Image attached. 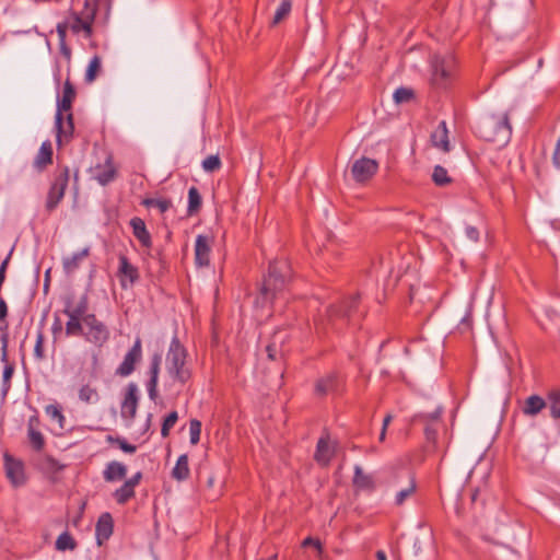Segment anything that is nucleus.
I'll list each match as a JSON object with an SVG mask.
<instances>
[{
    "label": "nucleus",
    "instance_id": "1",
    "mask_svg": "<svg viewBox=\"0 0 560 560\" xmlns=\"http://www.w3.org/2000/svg\"><path fill=\"white\" fill-rule=\"evenodd\" d=\"M364 316L365 311L361 307V294L355 292L329 304L324 318L315 323V330L318 336H327L329 329L341 332Z\"/></svg>",
    "mask_w": 560,
    "mask_h": 560
},
{
    "label": "nucleus",
    "instance_id": "2",
    "mask_svg": "<svg viewBox=\"0 0 560 560\" xmlns=\"http://www.w3.org/2000/svg\"><path fill=\"white\" fill-rule=\"evenodd\" d=\"M292 279L293 270L289 259L276 258L270 261L268 271L259 284L256 305L272 306L278 299H284Z\"/></svg>",
    "mask_w": 560,
    "mask_h": 560
},
{
    "label": "nucleus",
    "instance_id": "3",
    "mask_svg": "<svg viewBox=\"0 0 560 560\" xmlns=\"http://www.w3.org/2000/svg\"><path fill=\"white\" fill-rule=\"evenodd\" d=\"M476 135L491 143L505 145L512 136V125L510 113L488 114L479 119L475 125Z\"/></svg>",
    "mask_w": 560,
    "mask_h": 560
},
{
    "label": "nucleus",
    "instance_id": "4",
    "mask_svg": "<svg viewBox=\"0 0 560 560\" xmlns=\"http://www.w3.org/2000/svg\"><path fill=\"white\" fill-rule=\"evenodd\" d=\"M188 352L179 338L175 335L166 353V372L180 383H188L192 377L191 369L186 365Z\"/></svg>",
    "mask_w": 560,
    "mask_h": 560
},
{
    "label": "nucleus",
    "instance_id": "5",
    "mask_svg": "<svg viewBox=\"0 0 560 560\" xmlns=\"http://www.w3.org/2000/svg\"><path fill=\"white\" fill-rule=\"evenodd\" d=\"M347 392V375L339 370H331L319 376L314 382L313 395L317 399L328 396L342 397Z\"/></svg>",
    "mask_w": 560,
    "mask_h": 560
},
{
    "label": "nucleus",
    "instance_id": "6",
    "mask_svg": "<svg viewBox=\"0 0 560 560\" xmlns=\"http://www.w3.org/2000/svg\"><path fill=\"white\" fill-rule=\"evenodd\" d=\"M89 310L90 299L88 293L80 296L75 306H72V299L70 296L66 299L62 313L69 317L65 327L67 337L81 335L83 332L84 318L91 314L89 313Z\"/></svg>",
    "mask_w": 560,
    "mask_h": 560
},
{
    "label": "nucleus",
    "instance_id": "7",
    "mask_svg": "<svg viewBox=\"0 0 560 560\" xmlns=\"http://www.w3.org/2000/svg\"><path fill=\"white\" fill-rule=\"evenodd\" d=\"M455 69V58L452 54L442 56L435 54L431 58V84L436 89L451 85Z\"/></svg>",
    "mask_w": 560,
    "mask_h": 560
},
{
    "label": "nucleus",
    "instance_id": "8",
    "mask_svg": "<svg viewBox=\"0 0 560 560\" xmlns=\"http://www.w3.org/2000/svg\"><path fill=\"white\" fill-rule=\"evenodd\" d=\"M88 342L101 348L110 338V330L95 314H90L83 322V332L80 335Z\"/></svg>",
    "mask_w": 560,
    "mask_h": 560
},
{
    "label": "nucleus",
    "instance_id": "9",
    "mask_svg": "<svg viewBox=\"0 0 560 560\" xmlns=\"http://www.w3.org/2000/svg\"><path fill=\"white\" fill-rule=\"evenodd\" d=\"M338 448V441H330V432L327 428H324L322 435L319 436L315 453L314 460L322 467H327L336 456Z\"/></svg>",
    "mask_w": 560,
    "mask_h": 560
},
{
    "label": "nucleus",
    "instance_id": "10",
    "mask_svg": "<svg viewBox=\"0 0 560 560\" xmlns=\"http://www.w3.org/2000/svg\"><path fill=\"white\" fill-rule=\"evenodd\" d=\"M442 409L438 408L430 413H417L412 417L413 423L423 424L424 436L433 446L438 443V431L441 423Z\"/></svg>",
    "mask_w": 560,
    "mask_h": 560
},
{
    "label": "nucleus",
    "instance_id": "11",
    "mask_svg": "<svg viewBox=\"0 0 560 560\" xmlns=\"http://www.w3.org/2000/svg\"><path fill=\"white\" fill-rule=\"evenodd\" d=\"M142 341L137 337L131 348L125 354L122 362L117 366L115 374L120 377L131 375L142 361Z\"/></svg>",
    "mask_w": 560,
    "mask_h": 560
},
{
    "label": "nucleus",
    "instance_id": "12",
    "mask_svg": "<svg viewBox=\"0 0 560 560\" xmlns=\"http://www.w3.org/2000/svg\"><path fill=\"white\" fill-rule=\"evenodd\" d=\"M118 261L119 265L116 275L119 280L120 288L126 290L133 287L139 281V268L132 265L125 254H119Z\"/></svg>",
    "mask_w": 560,
    "mask_h": 560
},
{
    "label": "nucleus",
    "instance_id": "13",
    "mask_svg": "<svg viewBox=\"0 0 560 560\" xmlns=\"http://www.w3.org/2000/svg\"><path fill=\"white\" fill-rule=\"evenodd\" d=\"M5 476L14 487L26 482L24 463L5 452L3 455Z\"/></svg>",
    "mask_w": 560,
    "mask_h": 560
},
{
    "label": "nucleus",
    "instance_id": "14",
    "mask_svg": "<svg viewBox=\"0 0 560 560\" xmlns=\"http://www.w3.org/2000/svg\"><path fill=\"white\" fill-rule=\"evenodd\" d=\"M139 399L138 385L133 382L128 383L124 389V398L120 405L122 419L132 420L136 417Z\"/></svg>",
    "mask_w": 560,
    "mask_h": 560
},
{
    "label": "nucleus",
    "instance_id": "15",
    "mask_svg": "<svg viewBox=\"0 0 560 560\" xmlns=\"http://www.w3.org/2000/svg\"><path fill=\"white\" fill-rule=\"evenodd\" d=\"M378 171V163L370 158L362 156L355 160L351 166V174L357 183L370 180Z\"/></svg>",
    "mask_w": 560,
    "mask_h": 560
},
{
    "label": "nucleus",
    "instance_id": "16",
    "mask_svg": "<svg viewBox=\"0 0 560 560\" xmlns=\"http://www.w3.org/2000/svg\"><path fill=\"white\" fill-rule=\"evenodd\" d=\"M77 92L74 85L70 82L69 79L66 80L62 89V95L57 101V120L58 125L61 124V119H63V113L71 112L73 101L75 100Z\"/></svg>",
    "mask_w": 560,
    "mask_h": 560
},
{
    "label": "nucleus",
    "instance_id": "17",
    "mask_svg": "<svg viewBox=\"0 0 560 560\" xmlns=\"http://www.w3.org/2000/svg\"><path fill=\"white\" fill-rule=\"evenodd\" d=\"M212 237L199 234L195 242V262L198 267H208L210 264Z\"/></svg>",
    "mask_w": 560,
    "mask_h": 560
},
{
    "label": "nucleus",
    "instance_id": "18",
    "mask_svg": "<svg viewBox=\"0 0 560 560\" xmlns=\"http://www.w3.org/2000/svg\"><path fill=\"white\" fill-rule=\"evenodd\" d=\"M114 530V520L109 512L100 515L95 525V536L97 546H102L108 540Z\"/></svg>",
    "mask_w": 560,
    "mask_h": 560
},
{
    "label": "nucleus",
    "instance_id": "19",
    "mask_svg": "<svg viewBox=\"0 0 560 560\" xmlns=\"http://www.w3.org/2000/svg\"><path fill=\"white\" fill-rule=\"evenodd\" d=\"M54 163V150L52 144L49 140L42 143L36 156L33 161V167L42 173L47 170L49 165Z\"/></svg>",
    "mask_w": 560,
    "mask_h": 560
},
{
    "label": "nucleus",
    "instance_id": "20",
    "mask_svg": "<svg viewBox=\"0 0 560 560\" xmlns=\"http://www.w3.org/2000/svg\"><path fill=\"white\" fill-rule=\"evenodd\" d=\"M65 118L61 119V124L58 125L57 115L55 116V128H56V142L58 147L62 144V139H65L66 143L70 142L73 138L74 132V118L71 112L67 113L66 124L63 122Z\"/></svg>",
    "mask_w": 560,
    "mask_h": 560
},
{
    "label": "nucleus",
    "instance_id": "21",
    "mask_svg": "<svg viewBox=\"0 0 560 560\" xmlns=\"http://www.w3.org/2000/svg\"><path fill=\"white\" fill-rule=\"evenodd\" d=\"M132 235L139 241L143 248L152 247V236L147 229L145 222L140 217H133L129 221Z\"/></svg>",
    "mask_w": 560,
    "mask_h": 560
},
{
    "label": "nucleus",
    "instance_id": "22",
    "mask_svg": "<svg viewBox=\"0 0 560 560\" xmlns=\"http://www.w3.org/2000/svg\"><path fill=\"white\" fill-rule=\"evenodd\" d=\"M66 467V464H61L57 458H55L50 454H45L38 465L39 470L43 474L47 475V477L54 482L57 481V475L60 471H62Z\"/></svg>",
    "mask_w": 560,
    "mask_h": 560
},
{
    "label": "nucleus",
    "instance_id": "23",
    "mask_svg": "<svg viewBox=\"0 0 560 560\" xmlns=\"http://www.w3.org/2000/svg\"><path fill=\"white\" fill-rule=\"evenodd\" d=\"M70 167L67 164L58 162L49 186L66 194L70 180Z\"/></svg>",
    "mask_w": 560,
    "mask_h": 560
},
{
    "label": "nucleus",
    "instance_id": "24",
    "mask_svg": "<svg viewBox=\"0 0 560 560\" xmlns=\"http://www.w3.org/2000/svg\"><path fill=\"white\" fill-rule=\"evenodd\" d=\"M127 475V466L120 462L112 460L106 464L103 470V478L107 482L121 480Z\"/></svg>",
    "mask_w": 560,
    "mask_h": 560
},
{
    "label": "nucleus",
    "instance_id": "25",
    "mask_svg": "<svg viewBox=\"0 0 560 560\" xmlns=\"http://www.w3.org/2000/svg\"><path fill=\"white\" fill-rule=\"evenodd\" d=\"M547 406L546 399L539 395H530L524 400L522 411L525 416L535 417Z\"/></svg>",
    "mask_w": 560,
    "mask_h": 560
},
{
    "label": "nucleus",
    "instance_id": "26",
    "mask_svg": "<svg viewBox=\"0 0 560 560\" xmlns=\"http://www.w3.org/2000/svg\"><path fill=\"white\" fill-rule=\"evenodd\" d=\"M431 141L434 147L442 149L444 152L450 151L448 131L444 120L441 121L432 132Z\"/></svg>",
    "mask_w": 560,
    "mask_h": 560
},
{
    "label": "nucleus",
    "instance_id": "27",
    "mask_svg": "<svg viewBox=\"0 0 560 560\" xmlns=\"http://www.w3.org/2000/svg\"><path fill=\"white\" fill-rule=\"evenodd\" d=\"M90 1L91 0H85V24L81 25V33H83L84 38L88 39L92 38L94 34L93 24L97 11L96 0H93V5H91Z\"/></svg>",
    "mask_w": 560,
    "mask_h": 560
},
{
    "label": "nucleus",
    "instance_id": "28",
    "mask_svg": "<svg viewBox=\"0 0 560 560\" xmlns=\"http://www.w3.org/2000/svg\"><path fill=\"white\" fill-rule=\"evenodd\" d=\"M189 458L188 454H182L172 469L171 476L176 481H184L189 478L190 469H189Z\"/></svg>",
    "mask_w": 560,
    "mask_h": 560
},
{
    "label": "nucleus",
    "instance_id": "29",
    "mask_svg": "<svg viewBox=\"0 0 560 560\" xmlns=\"http://www.w3.org/2000/svg\"><path fill=\"white\" fill-rule=\"evenodd\" d=\"M96 170H101L95 175V179L98 182L100 185L106 186L109 183H112L117 177V170L113 164L112 156H108L106 160V168H102L101 165L96 166Z\"/></svg>",
    "mask_w": 560,
    "mask_h": 560
},
{
    "label": "nucleus",
    "instance_id": "30",
    "mask_svg": "<svg viewBox=\"0 0 560 560\" xmlns=\"http://www.w3.org/2000/svg\"><path fill=\"white\" fill-rule=\"evenodd\" d=\"M187 383H180V381L173 375H167L162 384L163 392L166 398L177 399L183 392L184 386Z\"/></svg>",
    "mask_w": 560,
    "mask_h": 560
},
{
    "label": "nucleus",
    "instance_id": "31",
    "mask_svg": "<svg viewBox=\"0 0 560 560\" xmlns=\"http://www.w3.org/2000/svg\"><path fill=\"white\" fill-rule=\"evenodd\" d=\"M352 483L357 490L373 491L375 489L373 478L370 475L364 474L362 468L358 465L354 467Z\"/></svg>",
    "mask_w": 560,
    "mask_h": 560
},
{
    "label": "nucleus",
    "instance_id": "32",
    "mask_svg": "<svg viewBox=\"0 0 560 560\" xmlns=\"http://www.w3.org/2000/svg\"><path fill=\"white\" fill-rule=\"evenodd\" d=\"M202 207V197L199 189L196 186H191L188 189V205H187V217L196 215L200 212Z\"/></svg>",
    "mask_w": 560,
    "mask_h": 560
},
{
    "label": "nucleus",
    "instance_id": "33",
    "mask_svg": "<svg viewBox=\"0 0 560 560\" xmlns=\"http://www.w3.org/2000/svg\"><path fill=\"white\" fill-rule=\"evenodd\" d=\"M90 255V248L85 247L82 250L73 254L71 257H67L63 259V270L66 273H72L74 272L83 258L88 257Z\"/></svg>",
    "mask_w": 560,
    "mask_h": 560
},
{
    "label": "nucleus",
    "instance_id": "34",
    "mask_svg": "<svg viewBox=\"0 0 560 560\" xmlns=\"http://www.w3.org/2000/svg\"><path fill=\"white\" fill-rule=\"evenodd\" d=\"M135 497L136 490L127 481L113 492V498L119 505H125Z\"/></svg>",
    "mask_w": 560,
    "mask_h": 560
},
{
    "label": "nucleus",
    "instance_id": "35",
    "mask_svg": "<svg viewBox=\"0 0 560 560\" xmlns=\"http://www.w3.org/2000/svg\"><path fill=\"white\" fill-rule=\"evenodd\" d=\"M78 547L77 540L73 538V536L68 532L65 530L61 533L55 542V548L58 551H67V550H74Z\"/></svg>",
    "mask_w": 560,
    "mask_h": 560
},
{
    "label": "nucleus",
    "instance_id": "36",
    "mask_svg": "<svg viewBox=\"0 0 560 560\" xmlns=\"http://www.w3.org/2000/svg\"><path fill=\"white\" fill-rule=\"evenodd\" d=\"M65 194L61 191H58L57 189L49 186L47 195H46V201H45V210L47 213H51L57 209L61 200L63 199Z\"/></svg>",
    "mask_w": 560,
    "mask_h": 560
},
{
    "label": "nucleus",
    "instance_id": "37",
    "mask_svg": "<svg viewBox=\"0 0 560 560\" xmlns=\"http://www.w3.org/2000/svg\"><path fill=\"white\" fill-rule=\"evenodd\" d=\"M546 401L548 402L551 418L560 419V388L549 390Z\"/></svg>",
    "mask_w": 560,
    "mask_h": 560
},
{
    "label": "nucleus",
    "instance_id": "38",
    "mask_svg": "<svg viewBox=\"0 0 560 560\" xmlns=\"http://www.w3.org/2000/svg\"><path fill=\"white\" fill-rule=\"evenodd\" d=\"M432 182L438 187H446L453 183V178L448 176L445 167L435 165L432 173Z\"/></svg>",
    "mask_w": 560,
    "mask_h": 560
},
{
    "label": "nucleus",
    "instance_id": "39",
    "mask_svg": "<svg viewBox=\"0 0 560 560\" xmlns=\"http://www.w3.org/2000/svg\"><path fill=\"white\" fill-rule=\"evenodd\" d=\"M141 205L147 208H158L161 213H165L173 206L168 198H144Z\"/></svg>",
    "mask_w": 560,
    "mask_h": 560
},
{
    "label": "nucleus",
    "instance_id": "40",
    "mask_svg": "<svg viewBox=\"0 0 560 560\" xmlns=\"http://www.w3.org/2000/svg\"><path fill=\"white\" fill-rule=\"evenodd\" d=\"M417 490V482L415 474H410L409 486L406 489H402L397 492L395 497V504L400 506L405 503V501L411 497Z\"/></svg>",
    "mask_w": 560,
    "mask_h": 560
},
{
    "label": "nucleus",
    "instance_id": "41",
    "mask_svg": "<svg viewBox=\"0 0 560 560\" xmlns=\"http://www.w3.org/2000/svg\"><path fill=\"white\" fill-rule=\"evenodd\" d=\"M69 27L73 34H80L82 26L85 24V9L82 12L71 10L69 12Z\"/></svg>",
    "mask_w": 560,
    "mask_h": 560
},
{
    "label": "nucleus",
    "instance_id": "42",
    "mask_svg": "<svg viewBox=\"0 0 560 560\" xmlns=\"http://www.w3.org/2000/svg\"><path fill=\"white\" fill-rule=\"evenodd\" d=\"M102 69L101 58L95 55L89 62L88 68L85 70V82L92 83L98 77Z\"/></svg>",
    "mask_w": 560,
    "mask_h": 560
},
{
    "label": "nucleus",
    "instance_id": "43",
    "mask_svg": "<svg viewBox=\"0 0 560 560\" xmlns=\"http://www.w3.org/2000/svg\"><path fill=\"white\" fill-rule=\"evenodd\" d=\"M283 340L278 342V335L272 336L271 341L266 346L267 358L270 361H276L279 355H282Z\"/></svg>",
    "mask_w": 560,
    "mask_h": 560
},
{
    "label": "nucleus",
    "instance_id": "44",
    "mask_svg": "<svg viewBox=\"0 0 560 560\" xmlns=\"http://www.w3.org/2000/svg\"><path fill=\"white\" fill-rule=\"evenodd\" d=\"M178 420V412L176 410L170 411L162 420L161 423V435L162 438H167L172 428L176 424Z\"/></svg>",
    "mask_w": 560,
    "mask_h": 560
},
{
    "label": "nucleus",
    "instance_id": "45",
    "mask_svg": "<svg viewBox=\"0 0 560 560\" xmlns=\"http://www.w3.org/2000/svg\"><path fill=\"white\" fill-rule=\"evenodd\" d=\"M79 399L85 404H93L100 400V395L95 388L86 384L79 389Z\"/></svg>",
    "mask_w": 560,
    "mask_h": 560
},
{
    "label": "nucleus",
    "instance_id": "46",
    "mask_svg": "<svg viewBox=\"0 0 560 560\" xmlns=\"http://www.w3.org/2000/svg\"><path fill=\"white\" fill-rule=\"evenodd\" d=\"M30 445L36 452H40L45 447V438L37 429L27 430Z\"/></svg>",
    "mask_w": 560,
    "mask_h": 560
},
{
    "label": "nucleus",
    "instance_id": "47",
    "mask_svg": "<svg viewBox=\"0 0 560 560\" xmlns=\"http://www.w3.org/2000/svg\"><path fill=\"white\" fill-rule=\"evenodd\" d=\"M106 441L110 444H116L119 450L126 454H133L137 451V446L135 444L129 443L125 438L118 435H107Z\"/></svg>",
    "mask_w": 560,
    "mask_h": 560
},
{
    "label": "nucleus",
    "instance_id": "48",
    "mask_svg": "<svg viewBox=\"0 0 560 560\" xmlns=\"http://www.w3.org/2000/svg\"><path fill=\"white\" fill-rule=\"evenodd\" d=\"M292 10V1L291 0H282L272 19L271 25H277L281 21H283Z\"/></svg>",
    "mask_w": 560,
    "mask_h": 560
},
{
    "label": "nucleus",
    "instance_id": "49",
    "mask_svg": "<svg viewBox=\"0 0 560 560\" xmlns=\"http://www.w3.org/2000/svg\"><path fill=\"white\" fill-rule=\"evenodd\" d=\"M161 365H162V353L161 352H154L150 357L149 368H148V376L149 377H160L161 372Z\"/></svg>",
    "mask_w": 560,
    "mask_h": 560
},
{
    "label": "nucleus",
    "instance_id": "50",
    "mask_svg": "<svg viewBox=\"0 0 560 560\" xmlns=\"http://www.w3.org/2000/svg\"><path fill=\"white\" fill-rule=\"evenodd\" d=\"M393 98L396 104L408 103L415 98V92L412 89L400 86L395 90Z\"/></svg>",
    "mask_w": 560,
    "mask_h": 560
},
{
    "label": "nucleus",
    "instance_id": "51",
    "mask_svg": "<svg viewBox=\"0 0 560 560\" xmlns=\"http://www.w3.org/2000/svg\"><path fill=\"white\" fill-rule=\"evenodd\" d=\"M201 166H202L203 171L207 173H214V172L219 171L222 166L221 159H220L219 154H212V155L207 156L202 161Z\"/></svg>",
    "mask_w": 560,
    "mask_h": 560
},
{
    "label": "nucleus",
    "instance_id": "52",
    "mask_svg": "<svg viewBox=\"0 0 560 560\" xmlns=\"http://www.w3.org/2000/svg\"><path fill=\"white\" fill-rule=\"evenodd\" d=\"M202 423L200 420L194 418L189 420V435H190V444L197 445L200 441Z\"/></svg>",
    "mask_w": 560,
    "mask_h": 560
},
{
    "label": "nucleus",
    "instance_id": "53",
    "mask_svg": "<svg viewBox=\"0 0 560 560\" xmlns=\"http://www.w3.org/2000/svg\"><path fill=\"white\" fill-rule=\"evenodd\" d=\"M145 387L150 400H152L153 402H158V400L160 399L159 377H149L148 381L145 382Z\"/></svg>",
    "mask_w": 560,
    "mask_h": 560
},
{
    "label": "nucleus",
    "instance_id": "54",
    "mask_svg": "<svg viewBox=\"0 0 560 560\" xmlns=\"http://www.w3.org/2000/svg\"><path fill=\"white\" fill-rule=\"evenodd\" d=\"M44 342H45V336L40 328L37 334L36 342L34 346V357L39 361L45 359Z\"/></svg>",
    "mask_w": 560,
    "mask_h": 560
},
{
    "label": "nucleus",
    "instance_id": "55",
    "mask_svg": "<svg viewBox=\"0 0 560 560\" xmlns=\"http://www.w3.org/2000/svg\"><path fill=\"white\" fill-rule=\"evenodd\" d=\"M14 373V365L7 363L3 368L2 372V389L3 393L7 394V392L10 389L11 386V378Z\"/></svg>",
    "mask_w": 560,
    "mask_h": 560
},
{
    "label": "nucleus",
    "instance_id": "56",
    "mask_svg": "<svg viewBox=\"0 0 560 560\" xmlns=\"http://www.w3.org/2000/svg\"><path fill=\"white\" fill-rule=\"evenodd\" d=\"M46 413L54 420H57L62 427V421L65 420V416L62 415L61 408L58 405H48L45 408Z\"/></svg>",
    "mask_w": 560,
    "mask_h": 560
},
{
    "label": "nucleus",
    "instance_id": "57",
    "mask_svg": "<svg viewBox=\"0 0 560 560\" xmlns=\"http://www.w3.org/2000/svg\"><path fill=\"white\" fill-rule=\"evenodd\" d=\"M69 27V21L59 22L56 26V32L58 34L59 43H67V31Z\"/></svg>",
    "mask_w": 560,
    "mask_h": 560
},
{
    "label": "nucleus",
    "instance_id": "58",
    "mask_svg": "<svg viewBox=\"0 0 560 560\" xmlns=\"http://www.w3.org/2000/svg\"><path fill=\"white\" fill-rule=\"evenodd\" d=\"M458 328L462 331H467V330H471L472 329V314H471L470 310L462 318V320H460V323L458 325Z\"/></svg>",
    "mask_w": 560,
    "mask_h": 560
},
{
    "label": "nucleus",
    "instance_id": "59",
    "mask_svg": "<svg viewBox=\"0 0 560 560\" xmlns=\"http://www.w3.org/2000/svg\"><path fill=\"white\" fill-rule=\"evenodd\" d=\"M62 322L59 317V315L56 313L55 316H54V323L51 325V332H52V336L55 339H57L61 332H62Z\"/></svg>",
    "mask_w": 560,
    "mask_h": 560
},
{
    "label": "nucleus",
    "instance_id": "60",
    "mask_svg": "<svg viewBox=\"0 0 560 560\" xmlns=\"http://www.w3.org/2000/svg\"><path fill=\"white\" fill-rule=\"evenodd\" d=\"M59 51L68 63L71 61L72 50L67 43H59Z\"/></svg>",
    "mask_w": 560,
    "mask_h": 560
},
{
    "label": "nucleus",
    "instance_id": "61",
    "mask_svg": "<svg viewBox=\"0 0 560 560\" xmlns=\"http://www.w3.org/2000/svg\"><path fill=\"white\" fill-rule=\"evenodd\" d=\"M302 546L303 547L312 546V547H315L316 549H318L319 551H322V542L318 538L306 537L303 540Z\"/></svg>",
    "mask_w": 560,
    "mask_h": 560
},
{
    "label": "nucleus",
    "instance_id": "62",
    "mask_svg": "<svg viewBox=\"0 0 560 560\" xmlns=\"http://www.w3.org/2000/svg\"><path fill=\"white\" fill-rule=\"evenodd\" d=\"M552 163L557 168H560V136L552 154Z\"/></svg>",
    "mask_w": 560,
    "mask_h": 560
},
{
    "label": "nucleus",
    "instance_id": "63",
    "mask_svg": "<svg viewBox=\"0 0 560 560\" xmlns=\"http://www.w3.org/2000/svg\"><path fill=\"white\" fill-rule=\"evenodd\" d=\"M466 235L472 242H477L479 240V231L475 226H467Z\"/></svg>",
    "mask_w": 560,
    "mask_h": 560
},
{
    "label": "nucleus",
    "instance_id": "64",
    "mask_svg": "<svg viewBox=\"0 0 560 560\" xmlns=\"http://www.w3.org/2000/svg\"><path fill=\"white\" fill-rule=\"evenodd\" d=\"M142 471H137L135 475H132L129 479H127L126 481L133 488L136 489V487L140 483V481L142 480Z\"/></svg>",
    "mask_w": 560,
    "mask_h": 560
}]
</instances>
